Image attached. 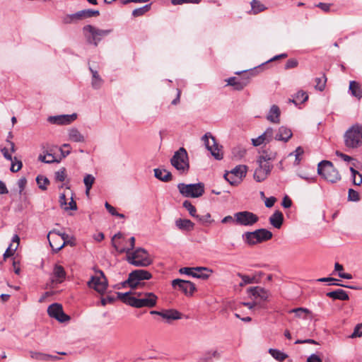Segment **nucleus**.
<instances>
[{
    "label": "nucleus",
    "instance_id": "nucleus-51",
    "mask_svg": "<svg viewBox=\"0 0 362 362\" xmlns=\"http://www.w3.org/2000/svg\"><path fill=\"white\" fill-rule=\"evenodd\" d=\"M212 357L218 358L219 354L217 351H209L204 354V355L201 358V361L203 362H209Z\"/></svg>",
    "mask_w": 362,
    "mask_h": 362
},
{
    "label": "nucleus",
    "instance_id": "nucleus-37",
    "mask_svg": "<svg viewBox=\"0 0 362 362\" xmlns=\"http://www.w3.org/2000/svg\"><path fill=\"white\" fill-rule=\"evenodd\" d=\"M349 90L351 93V95H354V97L358 99L362 98V89L361 88L360 84L356 81H350Z\"/></svg>",
    "mask_w": 362,
    "mask_h": 362
},
{
    "label": "nucleus",
    "instance_id": "nucleus-53",
    "mask_svg": "<svg viewBox=\"0 0 362 362\" xmlns=\"http://www.w3.org/2000/svg\"><path fill=\"white\" fill-rule=\"evenodd\" d=\"M66 169L65 168H62L60 170L55 173V179L59 182H64L66 179Z\"/></svg>",
    "mask_w": 362,
    "mask_h": 362
},
{
    "label": "nucleus",
    "instance_id": "nucleus-7",
    "mask_svg": "<svg viewBox=\"0 0 362 362\" xmlns=\"http://www.w3.org/2000/svg\"><path fill=\"white\" fill-rule=\"evenodd\" d=\"M83 30L88 42L93 44L95 47L98 46L103 37L111 33V30H101L91 25L84 26Z\"/></svg>",
    "mask_w": 362,
    "mask_h": 362
},
{
    "label": "nucleus",
    "instance_id": "nucleus-48",
    "mask_svg": "<svg viewBox=\"0 0 362 362\" xmlns=\"http://www.w3.org/2000/svg\"><path fill=\"white\" fill-rule=\"evenodd\" d=\"M261 135L263 137L265 144L272 141V139H274L275 136L274 135V129L272 127H268L265 130V132Z\"/></svg>",
    "mask_w": 362,
    "mask_h": 362
},
{
    "label": "nucleus",
    "instance_id": "nucleus-26",
    "mask_svg": "<svg viewBox=\"0 0 362 362\" xmlns=\"http://www.w3.org/2000/svg\"><path fill=\"white\" fill-rule=\"evenodd\" d=\"M153 171L155 177L160 181L169 182L173 178L171 173L165 169L155 168Z\"/></svg>",
    "mask_w": 362,
    "mask_h": 362
},
{
    "label": "nucleus",
    "instance_id": "nucleus-3",
    "mask_svg": "<svg viewBox=\"0 0 362 362\" xmlns=\"http://www.w3.org/2000/svg\"><path fill=\"white\" fill-rule=\"evenodd\" d=\"M344 144L347 148H355L362 144V126L356 124L344 134Z\"/></svg>",
    "mask_w": 362,
    "mask_h": 362
},
{
    "label": "nucleus",
    "instance_id": "nucleus-52",
    "mask_svg": "<svg viewBox=\"0 0 362 362\" xmlns=\"http://www.w3.org/2000/svg\"><path fill=\"white\" fill-rule=\"evenodd\" d=\"M350 338H356V337H362V322L357 324L354 329L353 333L350 335Z\"/></svg>",
    "mask_w": 362,
    "mask_h": 362
},
{
    "label": "nucleus",
    "instance_id": "nucleus-60",
    "mask_svg": "<svg viewBox=\"0 0 362 362\" xmlns=\"http://www.w3.org/2000/svg\"><path fill=\"white\" fill-rule=\"evenodd\" d=\"M211 273L207 272L206 271L197 272L195 271L194 274V278L201 279H207Z\"/></svg>",
    "mask_w": 362,
    "mask_h": 362
},
{
    "label": "nucleus",
    "instance_id": "nucleus-2",
    "mask_svg": "<svg viewBox=\"0 0 362 362\" xmlns=\"http://www.w3.org/2000/svg\"><path fill=\"white\" fill-rule=\"evenodd\" d=\"M317 173L325 180L335 183L341 180V175L334 167L333 163L329 160H322L317 165Z\"/></svg>",
    "mask_w": 362,
    "mask_h": 362
},
{
    "label": "nucleus",
    "instance_id": "nucleus-30",
    "mask_svg": "<svg viewBox=\"0 0 362 362\" xmlns=\"http://www.w3.org/2000/svg\"><path fill=\"white\" fill-rule=\"evenodd\" d=\"M161 317L167 320H174L181 319L182 315L177 310L169 309L162 310Z\"/></svg>",
    "mask_w": 362,
    "mask_h": 362
},
{
    "label": "nucleus",
    "instance_id": "nucleus-13",
    "mask_svg": "<svg viewBox=\"0 0 362 362\" xmlns=\"http://www.w3.org/2000/svg\"><path fill=\"white\" fill-rule=\"evenodd\" d=\"M247 293L254 297L257 300H259L258 304L260 305L261 308H264L263 305H261V302H265L269 300V298L271 296L270 292L264 288L260 286L250 287L247 290Z\"/></svg>",
    "mask_w": 362,
    "mask_h": 362
},
{
    "label": "nucleus",
    "instance_id": "nucleus-31",
    "mask_svg": "<svg viewBox=\"0 0 362 362\" xmlns=\"http://www.w3.org/2000/svg\"><path fill=\"white\" fill-rule=\"evenodd\" d=\"M99 15V11L92 9H84L76 13V17L78 21H81L84 18H91L93 16H98Z\"/></svg>",
    "mask_w": 362,
    "mask_h": 362
},
{
    "label": "nucleus",
    "instance_id": "nucleus-1",
    "mask_svg": "<svg viewBox=\"0 0 362 362\" xmlns=\"http://www.w3.org/2000/svg\"><path fill=\"white\" fill-rule=\"evenodd\" d=\"M131 292L117 293V297L124 303L136 308H153L156 305L158 297L151 292L135 293L141 298L130 296Z\"/></svg>",
    "mask_w": 362,
    "mask_h": 362
},
{
    "label": "nucleus",
    "instance_id": "nucleus-58",
    "mask_svg": "<svg viewBox=\"0 0 362 362\" xmlns=\"http://www.w3.org/2000/svg\"><path fill=\"white\" fill-rule=\"evenodd\" d=\"M76 16V13H73V14L66 15L63 18V22L66 24L76 23V22L78 21V20L77 19V18Z\"/></svg>",
    "mask_w": 362,
    "mask_h": 362
},
{
    "label": "nucleus",
    "instance_id": "nucleus-11",
    "mask_svg": "<svg viewBox=\"0 0 362 362\" xmlns=\"http://www.w3.org/2000/svg\"><path fill=\"white\" fill-rule=\"evenodd\" d=\"M69 235L65 233H57L55 236H52V240H49V245L52 250L57 252L62 250L66 245H74L69 240Z\"/></svg>",
    "mask_w": 362,
    "mask_h": 362
},
{
    "label": "nucleus",
    "instance_id": "nucleus-25",
    "mask_svg": "<svg viewBox=\"0 0 362 362\" xmlns=\"http://www.w3.org/2000/svg\"><path fill=\"white\" fill-rule=\"evenodd\" d=\"M280 114L279 107L276 105H273L268 112L267 119L272 123L278 124L280 122Z\"/></svg>",
    "mask_w": 362,
    "mask_h": 362
},
{
    "label": "nucleus",
    "instance_id": "nucleus-10",
    "mask_svg": "<svg viewBox=\"0 0 362 362\" xmlns=\"http://www.w3.org/2000/svg\"><path fill=\"white\" fill-rule=\"evenodd\" d=\"M151 274L144 269H136L129 273L127 282L130 284V288H136L141 280H148L151 279Z\"/></svg>",
    "mask_w": 362,
    "mask_h": 362
},
{
    "label": "nucleus",
    "instance_id": "nucleus-9",
    "mask_svg": "<svg viewBox=\"0 0 362 362\" xmlns=\"http://www.w3.org/2000/svg\"><path fill=\"white\" fill-rule=\"evenodd\" d=\"M235 222L238 225L251 226L259 221V217L254 213L243 211L234 214Z\"/></svg>",
    "mask_w": 362,
    "mask_h": 362
},
{
    "label": "nucleus",
    "instance_id": "nucleus-49",
    "mask_svg": "<svg viewBox=\"0 0 362 362\" xmlns=\"http://www.w3.org/2000/svg\"><path fill=\"white\" fill-rule=\"evenodd\" d=\"M238 276L241 278L242 279V281L240 283V286H245L246 284H252L255 282V277H250L249 276H247V275H245V274H242L240 273H238Z\"/></svg>",
    "mask_w": 362,
    "mask_h": 362
},
{
    "label": "nucleus",
    "instance_id": "nucleus-55",
    "mask_svg": "<svg viewBox=\"0 0 362 362\" xmlns=\"http://www.w3.org/2000/svg\"><path fill=\"white\" fill-rule=\"evenodd\" d=\"M202 223H211L214 221L211 218V214L209 213L206 214L204 216L197 215L195 217Z\"/></svg>",
    "mask_w": 362,
    "mask_h": 362
},
{
    "label": "nucleus",
    "instance_id": "nucleus-50",
    "mask_svg": "<svg viewBox=\"0 0 362 362\" xmlns=\"http://www.w3.org/2000/svg\"><path fill=\"white\" fill-rule=\"evenodd\" d=\"M182 206L189 211V214L192 217L195 218L197 216V209L189 201L185 200L183 202Z\"/></svg>",
    "mask_w": 362,
    "mask_h": 362
},
{
    "label": "nucleus",
    "instance_id": "nucleus-47",
    "mask_svg": "<svg viewBox=\"0 0 362 362\" xmlns=\"http://www.w3.org/2000/svg\"><path fill=\"white\" fill-rule=\"evenodd\" d=\"M36 182L38 185L39 188L42 190H45L47 189V185L49 183L48 178L43 175H38L36 177Z\"/></svg>",
    "mask_w": 362,
    "mask_h": 362
},
{
    "label": "nucleus",
    "instance_id": "nucleus-12",
    "mask_svg": "<svg viewBox=\"0 0 362 362\" xmlns=\"http://www.w3.org/2000/svg\"><path fill=\"white\" fill-rule=\"evenodd\" d=\"M172 286L174 288H178L187 296H192L196 291V286L194 283L180 279H174L172 281Z\"/></svg>",
    "mask_w": 362,
    "mask_h": 362
},
{
    "label": "nucleus",
    "instance_id": "nucleus-38",
    "mask_svg": "<svg viewBox=\"0 0 362 362\" xmlns=\"http://www.w3.org/2000/svg\"><path fill=\"white\" fill-rule=\"evenodd\" d=\"M317 281L320 282H329V285L340 286H343V287H346V288H349L354 289V290L359 289L358 287H356V286L341 284L337 282L338 281L337 279H334L332 277H323V278H320V279H317Z\"/></svg>",
    "mask_w": 362,
    "mask_h": 362
},
{
    "label": "nucleus",
    "instance_id": "nucleus-45",
    "mask_svg": "<svg viewBox=\"0 0 362 362\" xmlns=\"http://www.w3.org/2000/svg\"><path fill=\"white\" fill-rule=\"evenodd\" d=\"M259 232L260 237V243L267 241L270 240L273 236L272 233L265 228H259Z\"/></svg>",
    "mask_w": 362,
    "mask_h": 362
},
{
    "label": "nucleus",
    "instance_id": "nucleus-28",
    "mask_svg": "<svg viewBox=\"0 0 362 362\" xmlns=\"http://www.w3.org/2000/svg\"><path fill=\"white\" fill-rule=\"evenodd\" d=\"M228 85L232 86L235 89L243 90L248 83L247 79H238L236 77H230L227 80Z\"/></svg>",
    "mask_w": 362,
    "mask_h": 362
},
{
    "label": "nucleus",
    "instance_id": "nucleus-62",
    "mask_svg": "<svg viewBox=\"0 0 362 362\" xmlns=\"http://www.w3.org/2000/svg\"><path fill=\"white\" fill-rule=\"evenodd\" d=\"M298 62L295 59H288L285 64V69H290L295 68L298 66Z\"/></svg>",
    "mask_w": 362,
    "mask_h": 362
},
{
    "label": "nucleus",
    "instance_id": "nucleus-32",
    "mask_svg": "<svg viewBox=\"0 0 362 362\" xmlns=\"http://www.w3.org/2000/svg\"><path fill=\"white\" fill-rule=\"evenodd\" d=\"M175 226L180 230H192L194 223L189 219L178 218L175 221Z\"/></svg>",
    "mask_w": 362,
    "mask_h": 362
},
{
    "label": "nucleus",
    "instance_id": "nucleus-14",
    "mask_svg": "<svg viewBox=\"0 0 362 362\" xmlns=\"http://www.w3.org/2000/svg\"><path fill=\"white\" fill-rule=\"evenodd\" d=\"M100 276H92L88 282L90 287H93L98 293H103L107 287V281L103 271L98 270Z\"/></svg>",
    "mask_w": 362,
    "mask_h": 362
},
{
    "label": "nucleus",
    "instance_id": "nucleus-29",
    "mask_svg": "<svg viewBox=\"0 0 362 362\" xmlns=\"http://www.w3.org/2000/svg\"><path fill=\"white\" fill-rule=\"evenodd\" d=\"M195 271L197 272H202V271H206L209 273H212V270L204 267H182L180 269L179 272L180 274H184L188 276H191L194 277V274L195 273Z\"/></svg>",
    "mask_w": 362,
    "mask_h": 362
},
{
    "label": "nucleus",
    "instance_id": "nucleus-57",
    "mask_svg": "<svg viewBox=\"0 0 362 362\" xmlns=\"http://www.w3.org/2000/svg\"><path fill=\"white\" fill-rule=\"evenodd\" d=\"M224 178L227 180L231 185H236L239 182L237 180V177H235L230 172H227L224 174Z\"/></svg>",
    "mask_w": 362,
    "mask_h": 362
},
{
    "label": "nucleus",
    "instance_id": "nucleus-20",
    "mask_svg": "<svg viewBox=\"0 0 362 362\" xmlns=\"http://www.w3.org/2000/svg\"><path fill=\"white\" fill-rule=\"evenodd\" d=\"M277 153L273 149L267 148L262 151L261 155L258 157L257 162L262 163H269L274 161L276 158Z\"/></svg>",
    "mask_w": 362,
    "mask_h": 362
},
{
    "label": "nucleus",
    "instance_id": "nucleus-36",
    "mask_svg": "<svg viewBox=\"0 0 362 362\" xmlns=\"http://www.w3.org/2000/svg\"><path fill=\"white\" fill-rule=\"evenodd\" d=\"M69 139L74 142H83L85 141L83 135L76 128H71L69 130Z\"/></svg>",
    "mask_w": 362,
    "mask_h": 362
},
{
    "label": "nucleus",
    "instance_id": "nucleus-63",
    "mask_svg": "<svg viewBox=\"0 0 362 362\" xmlns=\"http://www.w3.org/2000/svg\"><path fill=\"white\" fill-rule=\"evenodd\" d=\"M304 151L303 149L299 146L298 147L296 151H294L293 153H295V157H296V160H295V163L296 164H299L301 158H300V156L303 153Z\"/></svg>",
    "mask_w": 362,
    "mask_h": 362
},
{
    "label": "nucleus",
    "instance_id": "nucleus-18",
    "mask_svg": "<svg viewBox=\"0 0 362 362\" xmlns=\"http://www.w3.org/2000/svg\"><path fill=\"white\" fill-rule=\"evenodd\" d=\"M77 117L76 113L71 115H61L57 116H49L47 121L52 124L66 125L74 121Z\"/></svg>",
    "mask_w": 362,
    "mask_h": 362
},
{
    "label": "nucleus",
    "instance_id": "nucleus-27",
    "mask_svg": "<svg viewBox=\"0 0 362 362\" xmlns=\"http://www.w3.org/2000/svg\"><path fill=\"white\" fill-rule=\"evenodd\" d=\"M326 295L334 300H348L349 299L347 292L341 288L328 292Z\"/></svg>",
    "mask_w": 362,
    "mask_h": 362
},
{
    "label": "nucleus",
    "instance_id": "nucleus-24",
    "mask_svg": "<svg viewBox=\"0 0 362 362\" xmlns=\"http://www.w3.org/2000/svg\"><path fill=\"white\" fill-rule=\"evenodd\" d=\"M269 221L272 226L277 229H279L282 226L284 222L283 214L280 211L276 210L269 217Z\"/></svg>",
    "mask_w": 362,
    "mask_h": 362
},
{
    "label": "nucleus",
    "instance_id": "nucleus-6",
    "mask_svg": "<svg viewBox=\"0 0 362 362\" xmlns=\"http://www.w3.org/2000/svg\"><path fill=\"white\" fill-rule=\"evenodd\" d=\"M177 189L185 197L198 198L204 193V185L202 182L195 184L179 183Z\"/></svg>",
    "mask_w": 362,
    "mask_h": 362
},
{
    "label": "nucleus",
    "instance_id": "nucleus-34",
    "mask_svg": "<svg viewBox=\"0 0 362 362\" xmlns=\"http://www.w3.org/2000/svg\"><path fill=\"white\" fill-rule=\"evenodd\" d=\"M89 69L92 74V87L94 89H99L103 85V80L101 78L97 71L93 70L91 67H89Z\"/></svg>",
    "mask_w": 362,
    "mask_h": 362
},
{
    "label": "nucleus",
    "instance_id": "nucleus-54",
    "mask_svg": "<svg viewBox=\"0 0 362 362\" xmlns=\"http://www.w3.org/2000/svg\"><path fill=\"white\" fill-rule=\"evenodd\" d=\"M39 160L46 163H52L55 161L54 156L51 153H47L46 155H40Z\"/></svg>",
    "mask_w": 362,
    "mask_h": 362
},
{
    "label": "nucleus",
    "instance_id": "nucleus-39",
    "mask_svg": "<svg viewBox=\"0 0 362 362\" xmlns=\"http://www.w3.org/2000/svg\"><path fill=\"white\" fill-rule=\"evenodd\" d=\"M290 313H295L297 317L305 318L306 315H312L310 310L305 308H297L289 310Z\"/></svg>",
    "mask_w": 362,
    "mask_h": 362
},
{
    "label": "nucleus",
    "instance_id": "nucleus-43",
    "mask_svg": "<svg viewBox=\"0 0 362 362\" xmlns=\"http://www.w3.org/2000/svg\"><path fill=\"white\" fill-rule=\"evenodd\" d=\"M315 82V89L320 91L324 90L327 83V78L325 76V74H323L322 77L316 78Z\"/></svg>",
    "mask_w": 362,
    "mask_h": 362
},
{
    "label": "nucleus",
    "instance_id": "nucleus-33",
    "mask_svg": "<svg viewBox=\"0 0 362 362\" xmlns=\"http://www.w3.org/2000/svg\"><path fill=\"white\" fill-rule=\"evenodd\" d=\"M251 10L248 12L250 14L257 15L264 11H265L267 8L262 4L259 0H252L250 2Z\"/></svg>",
    "mask_w": 362,
    "mask_h": 362
},
{
    "label": "nucleus",
    "instance_id": "nucleus-46",
    "mask_svg": "<svg viewBox=\"0 0 362 362\" xmlns=\"http://www.w3.org/2000/svg\"><path fill=\"white\" fill-rule=\"evenodd\" d=\"M350 171L351 173L353 183L355 185H360L362 183V175L354 168H350Z\"/></svg>",
    "mask_w": 362,
    "mask_h": 362
},
{
    "label": "nucleus",
    "instance_id": "nucleus-35",
    "mask_svg": "<svg viewBox=\"0 0 362 362\" xmlns=\"http://www.w3.org/2000/svg\"><path fill=\"white\" fill-rule=\"evenodd\" d=\"M235 177H237V180H240L245 177L247 173V166L244 165H240L234 168L230 172Z\"/></svg>",
    "mask_w": 362,
    "mask_h": 362
},
{
    "label": "nucleus",
    "instance_id": "nucleus-56",
    "mask_svg": "<svg viewBox=\"0 0 362 362\" xmlns=\"http://www.w3.org/2000/svg\"><path fill=\"white\" fill-rule=\"evenodd\" d=\"M348 199H349V200L352 201V202L359 201L360 197H359L358 192L353 189H349Z\"/></svg>",
    "mask_w": 362,
    "mask_h": 362
},
{
    "label": "nucleus",
    "instance_id": "nucleus-5",
    "mask_svg": "<svg viewBox=\"0 0 362 362\" xmlns=\"http://www.w3.org/2000/svg\"><path fill=\"white\" fill-rule=\"evenodd\" d=\"M170 163L180 173H187L189 169V163L186 149L181 147L175 151L170 159Z\"/></svg>",
    "mask_w": 362,
    "mask_h": 362
},
{
    "label": "nucleus",
    "instance_id": "nucleus-15",
    "mask_svg": "<svg viewBox=\"0 0 362 362\" xmlns=\"http://www.w3.org/2000/svg\"><path fill=\"white\" fill-rule=\"evenodd\" d=\"M47 313L50 317L60 322H66L70 320V317L64 313L62 306L58 303L50 305L47 308Z\"/></svg>",
    "mask_w": 362,
    "mask_h": 362
},
{
    "label": "nucleus",
    "instance_id": "nucleus-22",
    "mask_svg": "<svg viewBox=\"0 0 362 362\" xmlns=\"http://www.w3.org/2000/svg\"><path fill=\"white\" fill-rule=\"evenodd\" d=\"M292 135V132L290 129L282 126L279 127L278 132L276 133L274 139L286 142L291 138Z\"/></svg>",
    "mask_w": 362,
    "mask_h": 362
},
{
    "label": "nucleus",
    "instance_id": "nucleus-17",
    "mask_svg": "<svg viewBox=\"0 0 362 362\" xmlns=\"http://www.w3.org/2000/svg\"><path fill=\"white\" fill-rule=\"evenodd\" d=\"M122 238V234L121 233H117L115 234L112 238V245L115 247V249L119 252V253H127L129 254L131 252V251L134 248L135 245V238L131 237L129 240V247H119V243H117L115 241V239H120Z\"/></svg>",
    "mask_w": 362,
    "mask_h": 362
},
{
    "label": "nucleus",
    "instance_id": "nucleus-44",
    "mask_svg": "<svg viewBox=\"0 0 362 362\" xmlns=\"http://www.w3.org/2000/svg\"><path fill=\"white\" fill-rule=\"evenodd\" d=\"M151 4H146L142 7L134 9L132 11V16L134 17H139L143 16L144 13L148 12L151 8Z\"/></svg>",
    "mask_w": 362,
    "mask_h": 362
},
{
    "label": "nucleus",
    "instance_id": "nucleus-4",
    "mask_svg": "<svg viewBox=\"0 0 362 362\" xmlns=\"http://www.w3.org/2000/svg\"><path fill=\"white\" fill-rule=\"evenodd\" d=\"M127 261L135 267H148L152 263L148 252L141 247L127 254Z\"/></svg>",
    "mask_w": 362,
    "mask_h": 362
},
{
    "label": "nucleus",
    "instance_id": "nucleus-42",
    "mask_svg": "<svg viewBox=\"0 0 362 362\" xmlns=\"http://www.w3.org/2000/svg\"><path fill=\"white\" fill-rule=\"evenodd\" d=\"M308 99V95L306 92L303 90H300L296 94L295 99L290 100V102H292L297 104L298 102L303 103L305 102Z\"/></svg>",
    "mask_w": 362,
    "mask_h": 362
},
{
    "label": "nucleus",
    "instance_id": "nucleus-61",
    "mask_svg": "<svg viewBox=\"0 0 362 362\" xmlns=\"http://www.w3.org/2000/svg\"><path fill=\"white\" fill-rule=\"evenodd\" d=\"M17 184L19 187V194L21 195L27 184L26 178L24 177H21L18 180Z\"/></svg>",
    "mask_w": 362,
    "mask_h": 362
},
{
    "label": "nucleus",
    "instance_id": "nucleus-19",
    "mask_svg": "<svg viewBox=\"0 0 362 362\" xmlns=\"http://www.w3.org/2000/svg\"><path fill=\"white\" fill-rule=\"evenodd\" d=\"M244 242L249 245H255L260 243V237L259 229L252 232H245L242 235Z\"/></svg>",
    "mask_w": 362,
    "mask_h": 362
},
{
    "label": "nucleus",
    "instance_id": "nucleus-41",
    "mask_svg": "<svg viewBox=\"0 0 362 362\" xmlns=\"http://www.w3.org/2000/svg\"><path fill=\"white\" fill-rule=\"evenodd\" d=\"M95 182V177L90 175L87 174L83 178V182L86 186V194H88L92 186Z\"/></svg>",
    "mask_w": 362,
    "mask_h": 362
},
{
    "label": "nucleus",
    "instance_id": "nucleus-8",
    "mask_svg": "<svg viewBox=\"0 0 362 362\" xmlns=\"http://www.w3.org/2000/svg\"><path fill=\"white\" fill-rule=\"evenodd\" d=\"M204 145L208 151L216 160L223 158V153L221 151L222 146H220L216 141L215 137L210 133H206L202 138Z\"/></svg>",
    "mask_w": 362,
    "mask_h": 362
},
{
    "label": "nucleus",
    "instance_id": "nucleus-16",
    "mask_svg": "<svg viewBox=\"0 0 362 362\" xmlns=\"http://www.w3.org/2000/svg\"><path fill=\"white\" fill-rule=\"evenodd\" d=\"M257 163L259 167L255 170L253 176L257 182H260L267 179L272 171L273 165L269 163Z\"/></svg>",
    "mask_w": 362,
    "mask_h": 362
},
{
    "label": "nucleus",
    "instance_id": "nucleus-59",
    "mask_svg": "<svg viewBox=\"0 0 362 362\" xmlns=\"http://www.w3.org/2000/svg\"><path fill=\"white\" fill-rule=\"evenodd\" d=\"M201 0H171L173 5H182L183 4H199Z\"/></svg>",
    "mask_w": 362,
    "mask_h": 362
},
{
    "label": "nucleus",
    "instance_id": "nucleus-21",
    "mask_svg": "<svg viewBox=\"0 0 362 362\" xmlns=\"http://www.w3.org/2000/svg\"><path fill=\"white\" fill-rule=\"evenodd\" d=\"M29 354L31 358L37 361H56L60 358L58 356L47 354L40 351H30Z\"/></svg>",
    "mask_w": 362,
    "mask_h": 362
},
{
    "label": "nucleus",
    "instance_id": "nucleus-23",
    "mask_svg": "<svg viewBox=\"0 0 362 362\" xmlns=\"http://www.w3.org/2000/svg\"><path fill=\"white\" fill-rule=\"evenodd\" d=\"M66 277V272L62 266L56 264L53 270L52 282L55 284L62 283Z\"/></svg>",
    "mask_w": 362,
    "mask_h": 362
},
{
    "label": "nucleus",
    "instance_id": "nucleus-64",
    "mask_svg": "<svg viewBox=\"0 0 362 362\" xmlns=\"http://www.w3.org/2000/svg\"><path fill=\"white\" fill-rule=\"evenodd\" d=\"M305 362H322V359L317 355L313 354L306 360Z\"/></svg>",
    "mask_w": 362,
    "mask_h": 362
},
{
    "label": "nucleus",
    "instance_id": "nucleus-40",
    "mask_svg": "<svg viewBox=\"0 0 362 362\" xmlns=\"http://www.w3.org/2000/svg\"><path fill=\"white\" fill-rule=\"evenodd\" d=\"M269 353L279 361H284L288 357L287 354L275 349H269Z\"/></svg>",
    "mask_w": 362,
    "mask_h": 362
}]
</instances>
